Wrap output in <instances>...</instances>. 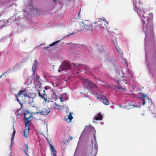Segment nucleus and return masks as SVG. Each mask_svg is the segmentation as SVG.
Listing matches in <instances>:
<instances>
[{"label":"nucleus","mask_w":156,"mask_h":156,"mask_svg":"<svg viewBox=\"0 0 156 156\" xmlns=\"http://www.w3.org/2000/svg\"><path fill=\"white\" fill-rule=\"evenodd\" d=\"M33 80L34 81L35 87H37L39 89L37 90V93L40 97L41 98H43L44 101H48L47 95L45 93V90H43L41 88V83L40 81V76L38 74H36L35 77L34 78Z\"/></svg>","instance_id":"1"},{"label":"nucleus","mask_w":156,"mask_h":156,"mask_svg":"<svg viewBox=\"0 0 156 156\" xmlns=\"http://www.w3.org/2000/svg\"><path fill=\"white\" fill-rule=\"evenodd\" d=\"M97 22H94L92 23V24H90L87 27H84L83 28H81L80 30H78V32L81 31L82 30L86 31L90 33H92L94 30L96 32L100 30V27H99L98 25H96Z\"/></svg>","instance_id":"2"},{"label":"nucleus","mask_w":156,"mask_h":156,"mask_svg":"<svg viewBox=\"0 0 156 156\" xmlns=\"http://www.w3.org/2000/svg\"><path fill=\"white\" fill-rule=\"evenodd\" d=\"M27 96L26 92V89L20 90L17 94H16L15 96L17 101L22 106V104L21 103L23 101V96L26 97Z\"/></svg>","instance_id":"3"},{"label":"nucleus","mask_w":156,"mask_h":156,"mask_svg":"<svg viewBox=\"0 0 156 156\" xmlns=\"http://www.w3.org/2000/svg\"><path fill=\"white\" fill-rule=\"evenodd\" d=\"M99 22H101L100 23H96V25H98L100 27V30L101 29L104 30L107 29V26L108 25V22L106 21L104 17H102L101 18H98Z\"/></svg>","instance_id":"4"},{"label":"nucleus","mask_w":156,"mask_h":156,"mask_svg":"<svg viewBox=\"0 0 156 156\" xmlns=\"http://www.w3.org/2000/svg\"><path fill=\"white\" fill-rule=\"evenodd\" d=\"M26 122L25 123V129L23 131L24 134L23 136L26 138L28 137V133L29 132L30 129L29 128V122L30 120H25Z\"/></svg>","instance_id":"5"},{"label":"nucleus","mask_w":156,"mask_h":156,"mask_svg":"<svg viewBox=\"0 0 156 156\" xmlns=\"http://www.w3.org/2000/svg\"><path fill=\"white\" fill-rule=\"evenodd\" d=\"M60 68L62 70H69L70 69L71 66L68 62H64L62 63Z\"/></svg>","instance_id":"6"},{"label":"nucleus","mask_w":156,"mask_h":156,"mask_svg":"<svg viewBox=\"0 0 156 156\" xmlns=\"http://www.w3.org/2000/svg\"><path fill=\"white\" fill-rule=\"evenodd\" d=\"M122 80H121V81L120 83L118 81L117 82L118 84V85L116 86L115 87V88L116 89H122V90L125 91L126 90V89L122 87H124V85L126 84L127 83L126 82H124V79H123V81H122Z\"/></svg>","instance_id":"7"},{"label":"nucleus","mask_w":156,"mask_h":156,"mask_svg":"<svg viewBox=\"0 0 156 156\" xmlns=\"http://www.w3.org/2000/svg\"><path fill=\"white\" fill-rule=\"evenodd\" d=\"M51 111L48 107H45L43 108L41 111L37 112V114H40L41 115H46L50 112Z\"/></svg>","instance_id":"8"},{"label":"nucleus","mask_w":156,"mask_h":156,"mask_svg":"<svg viewBox=\"0 0 156 156\" xmlns=\"http://www.w3.org/2000/svg\"><path fill=\"white\" fill-rule=\"evenodd\" d=\"M140 97L143 99V105H144L146 102L145 98H147V100L148 101L151 102V100L150 99L148 98H147L145 94H144L140 93L139 94Z\"/></svg>","instance_id":"9"},{"label":"nucleus","mask_w":156,"mask_h":156,"mask_svg":"<svg viewBox=\"0 0 156 156\" xmlns=\"http://www.w3.org/2000/svg\"><path fill=\"white\" fill-rule=\"evenodd\" d=\"M51 98H49L48 97V96H47V98H48V101H45V102H49L50 100H53V99H54L55 100H56L57 99V97L58 96L57 95H56V94L55 93V92L53 91H52V93L51 94ZM45 102V101H44Z\"/></svg>","instance_id":"10"},{"label":"nucleus","mask_w":156,"mask_h":156,"mask_svg":"<svg viewBox=\"0 0 156 156\" xmlns=\"http://www.w3.org/2000/svg\"><path fill=\"white\" fill-rule=\"evenodd\" d=\"M100 97L101 96V95L100 96ZM100 98L102 100V103L105 105H108L110 104L109 102L108 101V98L106 96L102 97Z\"/></svg>","instance_id":"11"},{"label":"nucleus","mask_w":156,"mask_h":156,"mask_svg":"<svg viewBox=\"0 0 156 156\" xmlns=\"http://www.w3.org/2000/svg\"><path fill=\"white\" fill-rule=\"evenodd\" d=\"M85 87H90L96 86L93 83L88 80L84 85Z\"/></svg>","instance_id":"12"},{"label":"nucleus","mask_w":156,"mask_h":156,"mask_svg":"<svg viewBox=\"0 0 156 156\" xmlns=\"http://www.w3.org/2000/svg\"><path fill=\"white\" fill-rule=\"evenodd\" d=\"M101 113V112H100L98 114L95 115L94 117V119L96 120H102L103 116Z\"/></svg>","instance_id":"13"},{"label":"nucleus","mask_w":156,"mask_h":156,"mask_svg":"<svg viewBox=\"0 0 156 156\" xmlns=\"http://www.w3.org/2000/svg\"><path fill=\"white\" fill-rule=\"evenodd\" d=\"M83 25H82V27L81 28H83L84 27H87L90 25V23L88 20H85L83 22Z\"/></svg>","instance_id":"14"},{"label":"nucleus","mask_w":156,"mask_h":156,"mask_svg":"<svg viewBox=\"0 0 156 156\" xmlns=\"http://www.w3.org/2000/svg\"><path fill=\"white\" fill-rule=\"evenodd\" d=\"M50 148L51 151V154L53 156H56V151L51 144H50Z\"/></svg>","instance_id":"15"},{"label":"nucleus","mask_w":156,"mask_h":156,"mask_svg":"<svg viewBox=\"0 0 156 156\" xmlns=\"http://www.w3.org/2000/svg\"><path fill=\"white\" fill-rule=\"evenodd\" d=\"M23 151L25 153L26 156H29L28 153V145L25 144L23 147Z\"/></svg>","instance_id":"16"},{"label":"nucleus","mask_w":156,"mask_h":156,"mask_svg":"<svg viewBox=\"0 0 156 156\" xmlns=\"http://www.w3.org/2000/svg\"><path fill=\"white\" fill-rule=\"evenodd\" d=\"M31 116V114L28 112H27V113H25L24 114V118L25 120H30V118Z\"/></svg>","instance_id":"17"},{"label":"nucleus","mask_w":156,"mask_h":156,"mask_svg":"<svg viewBox=\"0 0 156 156\" xmlns=\"http://www.w3.org/2000/svg\"><path fill=\"white\" fill-rule=\"evenodd\" d=\"M51 106H50V108L51 109H53L55 108V106L56 105V103L51 101L50 103Z\"/></svg>","instance_id":"18"},{"label":"nucleus","mask_w":156,"mask_h":156,"mask_svg":"<svg viewBox=\"0 0 156 156\" xmlns=\"http://www.w3.org/2000/svg\"><path fill=\"white\" fill-rule=\"evenodd\" d=\"M68 118L70 122L73 119V117L72 116V113L71 112L69 113V114L68 116Z\"/></svg>","instance_id":"19"},{"label":"nucleus","mask_w":156,"mask_h":156,"mask_svg":"<svg viewBox=\"0 0 156 156\" xmlns=\"http://www.w3.org/2000/svg\"><path fill=\"white\" fill-rule=\"evenodd\" d=\"M60 40L56 41L55 42L53 43H52L51 44H50L49 46H53L55 45L56 44L59 43V42H60Z\"/></svg>","instance_id":"20"},{"label":"nucleus","mask_w":156,"mask_h":156,"mask_svg":"<svg viewBox=\"0 0 156 156\" xmlns=\"http://www.w3.org/2000/svg\"><path fill=\"white\" fill-rule=\"evenodd\" d=\"M36 67H34V66H33V67H32V70L33 71V74H32L33 75H35V71L36 70Z\"/></svg>","instance_id":"21"},{"label":"nucleus","mask_w":156,"mask_h":156,"mask_svg":"<svg viewBox=\"0 0 156 156\" xmlns=\"http://www.w3.org/2000/svg\"><path fill=\"white\" fill-rule=\"evenodd\" d=\"M15 133H16V131L14 129L13 132V133H12V139H11L12 141V140L14 139L15 135Z\"/></svg>","instance_id":"22"},{"label":"nucleus","mask_w":156,"mask_h":156,"mask_svg":"<svg viewBox=\"0 0 156 156\" xmlns=\"http://www.w3.org/2000/svg\"><path fill=\"white\" fill-rule=\"evenodd\" d=\"M88 80L86 79H82V82L83 83V85L86 83V82Z\"/></svg>","instance_id":"23"},{"label":"nucleus","mask_w":156,"mask_h":156,"mask_svg":"<svg viewBox=\"0 0 156 156\" xmlns=\"http://www.w3.org/2000/svg\"><path fill=\"white\" fill-rule=\"evenodd\" d=\"M37 62L36 60L34 61L33 66L36 67L37 66Z\"/></svg>","instance_id":"24"},{"label":"nucleus","mask_w":156,"mask_h":156,"mask_svg":"<svg viewBox=\"0 0 156 156\" xmlns=\"http://www.w3.org/2000/svg\"><path fill=\"white\" fill-rule=\"evenodd\" d=\"M113 42L114 45L115 46H116V45H117V41L115 40H113Z\"/></svg>","instance_id":"25"},{"label":"nucleus","mask_w":156,"mask_h":156,"mask_svg":"<svg viewBox=\"0 0 156 156\" xmlns=\"http://www.w3.org/2000/svg\"><path fill=\"white\" fill-rule=\"evenodd\" d=\"M73 65L74 66H76V67H78L80 66H81V65L76 64V63H73Z\"/></svg>","instance_id":"26"},{"label":"nucleus","mask_w":156,"mask_h":156,"mask_svg":"<svg viewBox=\"0 0 156 156\" xmlns=\"http://www.w3.org/2000/svg\"><path fill=\"white\" fill-rule=\"evenodd\" d=\"M55 108H58V109H59L60 108V107L59 105H57L56 104V105L55 106Z\"/></svg>","instance_id":"27"},{"label":"nucleus","mask_w":156,"mask_h":156,"mask_svg":"<svg viewBox=\"0 0 156 156\" xmlns=\"http://www.w3.org/2000/svg\"><path fill=\"white\" fill-rule=\"evenodd\" d=\"M115 47L116 48V50H117V51L120 53V54H122V51L120 50V49H118L117 48L116 46H115Z\"/></svg>","instance_id":"28"},{"label":"nucleus","mask_w":156,"mask_h":156,"mask_svg":"<svg viewBox=\"0 0 156 156\" xmlns=\"http://www.w3.org/2000/svg\"><path fill=\"white\" fill-rule=\"evenodd\" d=\"M75 34V33H74V32H73V33H71L70 34H69V35H67L66 37H69V36H70V35H73V34Z\"/></svg>","instance_id":"29"},{"label":"nucleus","mask_w":156,"mask_h":156,"mask_svg":"<svg viewBox=\"0 0 156 156\" xmlns=\"http://www.w3.org/2000/svg\"><path fill=\"white\" fill-rule=\"evenodd\" d=\"M6 73H7V71H6V72H5V73H3L2 75L0 76V78H1L4 75H5V74H6Z\"/></svg>","instance_id":"30"},{"label":"nucleus","mask_w":156,"mask_h":156,"mask_svg":"<svg viewBox=\"0 0 156 156\" xmlns=\"http://www.w3.org/2000/svg\"><path fill=\"white\" fill-rule=\"evenodd\" d=\"M80 10L79 12V13H78V16H79H79H80Z\"/></svg>","instance_id":"31"},{"label":"nucleus","mask_w":156,"mask_h":156,"mask_svg":"<svg viewBox=\"0 0 156 156\" xmlns=\"http://www.w3.org/2000/svg\"><path fill=\"white\" fill-rule=\"evenodd\" d=\"M87 156H92L91 155V154L90 153V154H88Z\"/></svg>","instance_id":"32"},{"label":"nucleus","mask_w":156,"mask_h":156,"mask_svg":"<svg viewBox=\"0 0 156 156\" xmlns=\"http://www.w3.org/2000/svg\"><path fill=\"white\" fill-rule=\"evenodd\" d=\"M49 46L47 47L46 49L48 50H49V49H48L49 48Z\"/></svg>","instance_id":"33"},{"label":"nucleus","mask_w":156,"mask_h":156,"mask_svg":"<svg viewBox=\"0 0 156 156\" xmlns=\"http://www.w3.org/2000/svg\"><path fill=\"white\" fill-rule=\"evenodd\" d=\"M70 138L71 140H72V139H73V137H72V136L71 137H70Z\"/></svg>","instance_id":"34"},{"label":"nucleus","mask_w":156,"mask_h":156,"mask_svg":"<svg viewBox=\"0 0 156 156\" xmlns=\"http://www.w3.org/2000/svg\"><path fill=\"white\" fill-rule=\"evenodd\" d=\"M143 22L145 24V22L144 21V20H143Z\"/></svg>","instance_id":"35"},{"label":"nucleus","mask_w":156,"mask_h":156,"mask_svg":"<svg viewBox=\"0 0 156 156\" xmlns=\"http://www.w3.org/2000/svg\"><path fill=\"white\" fill-rule=\"evenodd\" d=\"M53 2H56V0H53Z\"/></svg>","instance_id":"36"},{"label":"nucleus","mask_w":156,"mask_h":156,"mask_svg":"<svg viewBox=\"0 0 156 156\" xmlns=\"http://www.w3.org/2000/svg\"><path fill=\"white\" fill-rule=\"evenodd\" d=\"M58 71H59L60 72H61L60 70H58Z\"/></svg>","instance_id":"37"},{"label":"nucleus","mask_w":156,"mask_h":156,"mask_svg":"<svg viewBox=\"0 0 156 156\" xmlns=\"http://www.w3.org/2000/svg\"><path fill=\"white\" fill-rule=\"evenodd\" d=\"M68 140H69V139H67V142L68 141Z\"/></svg>","instance_id":"38"},{"label":"nucleus","mask_w":156,"mask_h":156,"mask_svg":"<svg viewBox=\"0 0 156 156\" xmlns=\"http://www.w3.org/2000/svg\"><path fill=\"white\" fill-rule=\"evenodd\" d=\"M59 98L61 99V101H62L61 99H62V98Z\"/></svg>","instance_id":"39"},{"label":"nucleus","mask_w":156,"mask_h":156,"mask_svg":"<svg viewBox=\"0 0 156 156\" xmlns=\"http://www.w3.org/2000/svg\"><path fill=\"white\" fill-rule=\"evenodd\" d=\"M119 106L120 107H122V106L120 105H119Z\"/></svg>","instance_id":"40"},{"label":"nucleus","mask_w":156,"mask_h":156,"mask_svg":"<svg viewBox=\"0 0 156 156\" xmlns=\"http://www.w3.org/2000/svg\"><path fill=\"white\" fill-rule=\"evenodd\" d=\"M122 77H124V76L123 75V76H122Z\"/></svg>","instance_id":"41"},{"label":"nucleus","mask_w":156,"mask_h":156,"mask_svg":"<svg viewBox=\"0 0 156 156\" xmlns=\"http://www.w3.org/2000/svg\"><path fill=\"white\" fill-rule=\"evenodd\" d=\"M99 98V97L97 98V99H98Z\"/></svg>","instance_id":"42"},{"label":"nucleus","mask_w":156,"mask_h":156,"mask_svg":"<svg viewBox=\"0 0 156 156\" xmlns=\"http://www.w3.org/2000/svg\"><path fill=\"white\" fill-rule=\"evenodd\" d=\"M93 128L94 129V127H93Z\"/></svg>","instance_id":"43"},{"label":"nucleus","mask_w":156,"mask_h":156,"mask_svg":"<svg viewBox=\"0 0 156 156\" xmlns=\"http://www.w3.org/2000/svg\"><path fill=\"white\" fill-rule=\"evenodd\" d=\"M10 156H11V155H10Z\"/></svg>","instance_id":"44"}]
</instances>
